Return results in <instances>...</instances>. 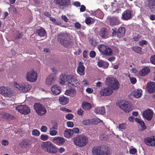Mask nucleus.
<instances>
[{"label": "nucleus", "instance_id": "60", "mask_svg": "<svg viewBox=\"0 0 155 155\" xmlns=\"http://www.w3.org/2000/svg\"><path fill=\"white\" fill-rule=\"evenodd\" d=\"M44 14L45 16L48 17H50L51 15V14H50L49 12L47 11L44 12Z\"/></svg>", "mask_w": 155, "mask_h": 155}, {"label": "nucleus", "instance_id": "16", "mask_svg": "<svg viewBox=\"0 0 155 155\" xmlns=\"http://www.w3.org/2000/svg\"><path fill=\"white\" fill-rule=\"evenodd\" d=\"M78 84V81L76 77L72 75L71 78V81L68 83V86L71 87H76Z\"/></svg>", "mask_w": 155, "mask_h": 155}, {"label": "nucleus", "instance_id": "13", "mask_svg": "<svg viewBox=\"0 0 155 155\" xmlns=\"http://www.w3.org/2000/svg\"><path fill=\"white\" fill-rule=\"evenodd\" d=\"M113 89L109 87H103L100 91V94L103 96H107L110 95L113 92Z\"/></svg>", "mask_w": 155, "mask_h": 155}, {"label": "nucleus", "instance_id": "51", "mask_svg": "<svg viewBox=\"0 0 155 155\" xmlns=\"http://www.w3.org/2000/svg\"><path fill=\"white\" fill-rule=\"evenodd\" d=\"M73 115L71 114H68L66 116V118L68 120L72 119L73 117Z\"/></svg>", "mask_w": 155, "mask_h": 155}, {"label": "nucleus", "instance_id": "52", "mask_svg": "<svg viewBox=\"0 0 155 155\" xmlns=\"http://www.w3.org/2000/svg\"><path fill=\"white\" fill-rule=\"evenodd\" d=\"M147 41L145 40H142L139 42V45L141 46H143L145 45H147Z\"/></svg>", "mask_w": 155, "mask_h": 155}, {"label": "nucleus", "instance_id": "38", "mask_svg": "<svg viewBox=\"0 0 155 155\" xmlns=\"http://www.w3.org/2000/svg\"><path fill=\"white\" fill-rule=\"evenodd\" d=\"M131 49L134 52L140 54H142V48L140 47L134 46L131 47Z\"/></svg>", "mask_w": 155, "mask_h": 155}, {"label": "nucleus", "instance_id": "4", "mask_svg": "<svg viewBox=\"0 0 155 155\" xmlns=\"http://www.w3.org/2000/svg\"><path fill=\"white\" fill-rule=\"evenodd\" d=\"M106 84L113 90L118 89L119 87V84L117 80L115 78H107L106 80Z\"/></svg>", "mask_w": 155, "mask_h": 155}, {"label": "nucleus", "instance_id": "20", "mask_svg": "<svg viewBox=\"0 0 155 155\" xmlns=\"http://www.w3.org/2000/svg\"><path fill=\"white\" fill-rule=\"evenodd\" d=\"M56 76L54 74H51L47 78L46 83L48 85H51L54 84L55 79Z\"/></svg>", "mask_w": 155, "mask_h": 155}, {"label": "nucleus", "instance_id": "44", "mask_svg": "<svg viewBox=\"0 0 155 155\" xmlns=\"http://www.w3.org/2000/svg\"><path fill=\"white\" fill-rule=\"evenodd\" d=\"M89 42L92 45L94 46H96L97 44V42L96 40L93 38H91L89 40Z\"/></svg>", "mask_w": 155, "mask_h": 155}, {"label": "nucleus", "instance_id": "28", "mask_svg": "<svg viewBox=\"0 0 155 155\" xmlns=\"http://www.w3.org/2000/svg\"><path fill=\"white\" fill-rule=\"evenodd\" d=\"M21 90L23 92H26L30 90L31 86L28 83L21 84Z\"/></svg>", "mask_w": 155, "mask_h": 155}, {"label": "nucleus", "instance_id": "42", "mask_svg": "<svg viewBox=\"0 0 155 155\" xmlns=\"http://www.w3.org/2000/svg\"><path fill=\"white\" fill-rule=\"evenodd\" d=\"M49 134L51 136H55L57 133V131L54 130L49 129Z\"/></svg>", "mask_w": 155, "mask_h": 155}, {"label": "nucleus", "instance_id": "24", "mask_svg": "<svg viewBox=\"0 0 155 155\" xmlns=\"http://www.w3.org/2000/svg\"><path fill=\"white\" fill-rule=\"evenodd\" d=\"M131 11L130 10H126L122 14V19L124 20L129 19L131 17Z\"/></svg>", "mask_w": 155, "mask_h": 155}, {"label": "nucleus", "instance_id": "37", "mask_svg": "<svg viewBox=\"0 0 155 155\" xmlns=\"http://www.w3.org/2000/svg\"><path fill=\"white\" fill-rule=\"evenodd\" d=\"M142 91L140 89H137L135 90L133 92L134 96L136 98H140L141 97Z\"/></svg>", "mask_w": 155, "mask_h": 155}, {"label": "nucleus", "instance_id": "30", "mask_svg": "<svg viewBox=\"0 0 155 155\" xmlns=\"http://www.w3.org/2000/svg\"><path fill=\"white\" fill-rule=\"evenodd\" d=\"M109 21L110 24L111 25H117L120 23L119 20L116 18H110Z\"/></svg>", "mask_w": 155, "mask_h": 155}, {"label": "nucleus", "instance_id": "27", "mask_svg": "<svg viewBox=\"0 0 155 155\" xmlns=\"http://www.w3.org/2000/svg\"><path fill=\"white\" fill-rule=\"evenodd\" d=\"M76 92L77 91L75 89L69 88L66 91L65 94L67 95L73 97L76 95Z\"/></svg>", "mask_w": 155, "mask_h": 155}, {"label": "nucleus", "instance_id": "45", "mask_svg": "<svg viewBox=\"0 0 155 155\" xmlns=\"http://www.w3.org/2000/svg\"><path fill=\"white\" fill-rule=\"evenodd\" d=\"M82 123L84 125H89L91 124L89 119H85L83 120L82 121Z\"/></svg>", "mask_w": 155, "mask_h": 155}, {"label": "nucleus", "instance_id": "15", "mask_svg": "<svg viewBox=\"0 0 155 155\" xmlns=\"http://www.w3.org/2000/svg\"><path fill=\"white\" fill-rule=\"evenodd\" d=\"M85 67L83 63L80 62L77 68L78 73L81 76L84 75L85 74Z\"/></svg>", "mask_w": 155, "mask_h": 155}, {"label": "nucleus", "instance_id": "56", "mask_svg": "<svg viewBox=\"0 0 155 155\" xmlns=\"http://www.w3.org/2000/svg\"><path fill=\"white\" fill-rule=\"evenodd\" d=\"M151 63L155 65V55L152 56L150 58Z\"/></svg>", "mask_w": 155, "mask_h": 155}, {"label": "nucleus", "instance_id": "47", "mask_svg": "<svg viewBox=\"0 0 155 155\" xmlns=\"http://www.w3.org/2000/svg\"><path fill=\"white\" fill-rule=\"evenodd\" d=\"M92 18L89 17H87L85 20V22L86 23L87 25H89L91 23V19Z\"/></svg>", "mask_w": 155, "mask_h": 155}, {"label": "nucleus", "instance_id": "12", "mask_svg": "<svg viewBox=\"0 0 155 155\" xmlns=\"http://www.w3.org/2000/svg\"><path fill=\"white\" fill-rule=\"evenodd\" d=\"M0 93L5 97H10L12 95V91L10 88L2 86L0 87Z\"/></svg>", "mask_w": 155, "mask_h": 155}, {"label": "nucleus", "instance_id": "2", "mask_svg": "<svg viewBox=\"0 0 155 155\" xmlns=\"http://www.w3.org/2000/svg\"><path fill=\"white\" fill-rule=\"evenodd\" d=\"M42 149L45 152L51 153H56L58 149L50 141L43 142L41 144Z\"/></svg>", "mask_w": 155, "mask_h": 155}, {"label": "nucleus", "instance_id": "23", "mask_svg": "<svg viewBox=\"0 0 155 155\" xmlns=\"http://www.w3.org/2000/svg\"><path fill=\"white\" fill-rule=\"evenodd\" d=\"M51 90L53 94L57 95L61 93V87L57 85H54L51 87Z\"/></svg>", "mask_w": 155, "mask_h": 155}, {"label": "nucleus", "instance_id": "21", "mask_svg": "<svg viewBox=\"0 0 155 155\" xmlns=\"http://www.w3.org/2000/svg\"><path fill=\"white\" fill-rule=\"evenodd\" d=\"M65 141V139L64 138L60 137H55L52 139V142L58 145L64 143Z\"/></svg>", "mask_w": 155, "mask_h": 155}, {"label": "nucleus", "instance_id": "25", "mask_svg": "<svg viewBox=\"0 0 155 155\" xmlns=\"http://www.w3.org/2000/svg\"><path fill=\"white\" fill-rule=\"evenodd\" d=\"M150 69L148 67L145 66L139 71V75L141 76H145L150 72Z\"/></svg>", "mask_w": 155, "mask_h": 155}, {"label": "nucleus", "instance_id": "7", "mask_svg": "<svg viewBox=\"0 0 155 155\" xmlns=\"http://www.w3.org/2000/svg\"><path fill=\"white\" fill-rule=\"evenodd\" d=\"M98 49L101 54L110 56L113 54L112 50L110 48L104 45H100L98 46Z\"/></svg>", "mask_w": 155, "mask_h": 155}, {"label": "nucleus", "instance_id": "22", "mask_svg": "<svg viewBox=\"0 0 155 155\" xmlns=\"http://www.w3.org/2000/svg\"><path fill=\"white\" fill-rule=\"evenodd\" d=\"M147 89L149 93L155 92V82H153L148 83L147 84Z\"/></svg>", "mask_w": 155, "mask_h": 155}, {"label": "nucleus", "instance_id": "54", "mask_svg": "<svg viewBox=\"0 0 155 155\" xmlns=\"http://www.w3.org/2000/svg\"><path fill=\"white\" fill-rule=\"evenodd\" d=\"M47 127L45 126H42L40 129L41 131L43 132H46L47 130Z\"/></svg>", "mask_w": 155, "mask_h": 155}, {"label": "nucleus", "instance_id": "1", "mask_svg": "<svg viewBox=\"0 0 155 155\" xmlns=\"http://www.w3.org/2000/svg\"><path fill=\"white\" fill-rule=\"evenodd\" d=\"M57 38L60 43L66 48L70 47L73 44L72 39L67 33H59Z\"/></svg>", "mask_w": 155, "mask_h": 155}, {"label": "nucleus", "instance_id": "9", "mask_svg": "<svg viewBox=\"0 0 155 155\" xmlns=\"http://www.w3.org/2000/svg\"><path fill=\"white\" fill-rule=\"evenodd\" d=\"M26 78L28 81L34 82L37 79V74L34 71L28 72L27 73Z\"/></svg>", "mask_w": 155, "mask_h": 155}, {"label": "nucleus", "instance_id": "19", "mask_svg": "<svg viewBox=\"0 0 155 155\" xmlns=\"http://www.w3.org/2000/svg\"><path fill=\"white\" fill-rule=\"evenodd\" d=\"M120 106V108L126 112H129L131 110V106L128 102L122 104Z\"/></svg>", "mask_w": 155, "mask_h": 155}, {"label": "nucleus", "instance_id": "3", "mask_svg": "<svg viewBox=\"0 0 155 155\" xmlns=\"http://www.w3.org/2000/svg\"><path fill=\"white\" fill-rule=\"evenodd\" d=\"M74 143L76 145L81 147H84L88 143V139L84 136L79 135L73 139Z\"/></svg>", "mask_w": 155, "mask_h": 155}, {"label": "nucleus", "instance_id": "33", "mask_svg": "<svg viewBox=\"0 0 155 155\" xmlns=\"http://www.w3.org/2000/svg\"><path fill=\"white\" fill-rule=\"evenodd\" d=\"M2 118L8 120L13 119L14 116L12 115L7 112H4L2 114Z\"/></svg>", "mask_w": 155, "mask_h": 155}, {"label": "nucleus", "instance_id": "61", "mask_svg": "<svg viewBox=\"0 0 155 155\" xmlns=\"http://www.w3.org/2000/svg\"><path fill=\"white\" fill-rule=\"evenodd\" d=\"M86 10V7L83 5H81L80 8V11L81 12H84Z\"/></svg>", "mask_w": 155, "mask_h": 155}, {"label": "nucleus", "instance_id": "26", "mask_svg": "<svg viewBox=\"0 0 155 155\" xmlns=\"http://www.w3.org/2000/svg\"><path fill=\"white\" fill-rule=\"evenodd\" d=\"M91 14L100 19H102L104 15L102 12L99 9L94 12L92 11Z\"/></svg>", "mask_w": 155, "mask_h": 155}, {"label": "nucleus", "instance_id": "59", "mask_svg": "<svg viewBox=\"0 0 155 155\" xmlns=\"http://www.w3.org/2000/svg\"><path fill=\"white\" fill-rule=\"evenodd\" d=\"M71 130L72 131L73 134L74 133L77 134L79 132V129L78 128H74Z\"/></svg>", "mask_w": 155, "mask_h": 155}, {"label": "nucleus", "instance_id": "36", "mask_svg": "<svg viewBox=\"0 0 155 155\" xmlns=\"http://www.w3.org/2000/svg\"><path fill=\"white\" fill-rule=\"evenodd\" d=\"M72 131L71 129H66L64 132V135L66 138H69L73 134Z\"/></svg>", "mask_w": 155, "mask_h": 155}, {"label": "nucleus", "instance_id": "17", "mask_svg": "<svg viewBox=\"0 0 155 155\" xmlns=\"http://www.w3.org/2000/svg\"><path fill=\"white\" fill-rule=\"evenodd\" d=\"M145 143L149 146H155V138L153 137H147L144 139Z\"/></svg>", "mask_w": 155, "mask_h": 155}, {"label": "nucleus", "instance_id": "31", "mask_svg": "<svg viewBox=\"0 0 155 155\" xmlns=\"http://www.w3.org/2000/svg\"><path fill=\"white\" fill-rule=\"evenodd\" d=\"M98 66L100 67H101L104 68H106L109 66V64L108 62L104 61L102 60H100L97 62Z\"/></svg>", "mask_w": 155, "mask_h": 155}, {"label": "nucleus", "instance_id": "6", "mask_svg": "<svg viewBox=\"0 0 155 155\" xmlns=\"http://www.w3.org/2000/svg\"><path fill=\"white\" fill-rule=\"evenodd\" d=\"M34 107L37 114L39 116H42L45 114L47 112L45 107L39 103H35Z\"/></svg>", "mask_w": 155, "mask_h": 155}, {"label": "nucleus", "instance_id": "57", "mask_svg": "<svg viewBox=\"0 0 155 155\" xmlns=\"http://www.w3.org/2000/svg\"><path fill=\"white\" fill-rule=\"evenodd\" d=\"M67 124L68 127H72L74 126V124L72 121H68L67 122Z\"/></svg>", "mask_w": 155, "mask_h": 155}, {"label": "nucleus", "instance_id": "55", "mask_svg": "<svg viewBox=\"0 0 155 155\" xmlns=\"http://www.w3.org/2000/svg\"><path fill=\"white\" fill-rule=\"evenodd\" d=\"M14 85L15 87L18 88V89H19V90H21V84H18L16 82H15L14 83Z\"/></svg>", "mask_w": 155, "mask_h": 155}, {"label": "nucleus", "instance_id": "35", "mask_svg": "<svg viewBox=\"0 0 155 155\" xmlns=\"http://www.w3.org/2000/svg\"><path fill=\"white\" fill-rule=\"evenodd\" d=\"M36 32L38 35L41 37L44 36L46 34V31L43 28H41L40 29H37Z\"/></svg>", "mask_w": 155, "mask_h": 155}, {"label": "nucleus", "instance_id": "14", "mask_svg": "<svg viewBox=\"0 0 155 155\" xmlns=\"http://www.w3.org/2000/svg\"><path fill=\"white\" fill-rule=\"evenodd\" d=\"M54 2L58 5L67 7L70 4L71 0H54Z\"/></svg>", "mask_w": 155, "mask_h": 155}, {"label": "nucleus", "instance_id": "43", "mask_svg": "<svg viewBox=\"0 0 155 155\" xmlns=\"http://www.w3.org/2000/svg\"><path fill=\"white\" fill-rule=\"evenodd\" d=\"M138 123L141 125V127H142V130L146 129V127L144 121L140 120V122Z\"/></svg>", "mask_w": 155, "mask_h": 155}, {"label": "nucleus", "instance_id": "49", "mask_svg": "<svg viewBox=\"0 0 155 155\" xmlns=\"http://www.w3.org/2000/svg\"><path fill=\"white\" fill-rule=\"evenodd\" d=\"M126 124L124 123H122L119 124L118 128L121 129H125L126 128Z\"/></svg>", "mask_w": 155, "mask_h": 155}, {"label": "nucleus", "instance_id": "50", "mask_svg": "<svg viewBox=\"0 0 155 155\" xmlns=\"http://www.w3.org/2000/svg\"><path fill=\"white\" fill-rule=\"evenodd\" d=\"M96 55V52L94 51H91L89 53V56L91 58H94Z\"/></svg>", "mask_w": 155, "mask_h": 155}, {"label": "nucleus", "instance_id": "29", "mask_svg": "<svg viewBox=\"0 0 155 155\" xmlns=\"http://www.w3.org/2000/svg\"><path fill=\"white\" fill-rule=\"evenodd\" d=\"M59 100L60 104L63 105L67 104L69 102L68 99L64 96H60Z\"/></svg>", "mask_w": 155, "mask_h": 155}, {"label": "nucleus", "instance_id": "18", "mask_svg": "<svg viewBox=\"0 0 155 155\" xmlns=\"http://www.w3.org/2000/svg\"><path fill=\"white\" fill-rule=\"evenodd\" d=\"M142 115L147 120L150 121L151 120L153 117V111L150 109L146 110L143 111Z\"/></svg>", "mask_w": 155, "mask_h": 155}, {"label": "nucleus", "instance_id": "39", "mask_svg": "<svg viewBox=\"0 0 155 155\" xmlns=\"http://www.w3.org/2000/svg\"><path fill=\"white\" fill-rule=\"evenodd\" d=\"M29 144L28 141L25 140H23L20 144V146L21 148H26L29 146Z\"/></svg>", "mask_w": 155, "mask_h": 155}, {"label": "nucleus", "instance_id": "46", "mask_svg": "<svg viewBox=\"0 0 155 155\" xmlns=\"http://www.w3.org/2000/svg\"><path fill=\"white\" fill-rule=\"evenodd\" d=\"M32 134L34 135L38 136L40 134V132L37 129H34L32 131Z\"/></svg>", "mask_w": 155, "mask_h": 155}, {"label": "nucleus", "instance_id": "62", "mask_svg": "<svg viewBox=\"0 0 155 155\" xmlns=\"http://www.w3.org/2000/svg\"><path fill=\"white\" fill-rule=\"evenodd\" d=\"M83 113V110L81 108L79 109L77 111V113L79 115H82Z\"/></svg>", "mask_w": 155, "mask_h": 155}, {"label": "nucleus", "instance_id": "32", "mask_svg": "<svg viewBox=\"0 0 155 155\" xmlns=\"http://www.w3.org/2000/svg\"><path fill=\"white\" fill-rule=\"evenodd\" d=\"M94 112L97 114H104L105 113V108L104 107H97L95 109Z\"/></svg>", "mask_w": 155, "mask_h": 155}, {"label": "nucleus", "instance_id": "53", "mask_svg": "<svg viewBox=\"0 0 155 155\" xmlns=\"http://www.w3.org/2000/svg\"><path fill=\"white\" fill-rule=\"evenodd\" d=\"M137 152V150L135 148H131L129 152L130 154H135Z\"/></svg>", "mask_w": 155, "mask_h": 155}, {"label": "nucleus", "instance_id": "10", "mask_svg": "<svg viewBox=\"0 0 155 155\" xmlns=\"http://www.w3.org/2000/svg\"><path fill=\"white\" fill-rule=\"evenodd\" d=\"M110 32L108 29L104 28H101L99 31V36L102 39H106L110 36Z\"/></svg>", "mask_w": 155, "mask_h": 155}, {"label": "nucleus", "instance_id": "64", "mask_svg": "<svg viewBox=\"0 0 155 155\" xmlns=\"http://www.w3.org/2000/svg\"><path fill=\"white\" fill-rule=\"evenodd\" d=\"M86 91L88 93L91 94L93 92V90L91 88H87L86 89Z\"/></svg>", "mask_w": 155, "mask_h": 155}, {"label": "nucleus", "instance_id": "40", "mask_svg": "<svg viewBox=\"0 0 155 155\" xmlns=\"http://www.w3.org/2000/svg\"><path fill=\"white\" fill-rule=\"evenodd\" d=\"M67 76L65 74H61L60 76V83L62 84H64L65 81L67 79Z\"/></svg>", "mask_w": 155, "mask_h": 155}, {"label": "nucleus", "instance_id": "34", "mask_svg": "<svg viewBox=\"0 0 155 155\" xmlns=\"http://www.w3.org/2000/svg\"><path fill=\"white\" fill-rule=\"evenodd\" d=\"M82 107L84 110H88L91 108L92 106L90 103L83 102L82 104Z\"/></svg>", "mask_w": 155, "mask_h": 155}, {"label": "nucleus", "instance_id": "8", "mask_svg": "<svg viewBox=\"0 0 155 155\" xmlns=\"http://www.w3.org/2000/svg\"><path fill=\"white\" fill-rule=\"evenodd\" d=\"M112 30L113 36H117L119 38L123 37L125 33V28L124 27H120L117 31L116 28L112 29Z\"/></svg>", "mask_w": 155, "mask_h": 155}, {"label": "nucleus", "instance_id": "5", "mask_svg": "<svg viewBox=\"0 0 155 155\" xmlns=\"http://www.w3.org/2000/svg\"><path fill=\"white\" fill-rule=\"evenodd\" d=\"M92 151L94 155H109L110 152L107 149L103 148L100 146L94 147Z\"/></svg>", "mask_w": 155, "mask_h": 155}, {"label": "nucleus", "instance_id": "11", "mask_svg": "<svg viewBox=\"0 0 155 155\" xmlns=\"http://www.w3.org/2000/svg\"><path fill=\"white\" fill-rule=\"evenodd\" d=\"M16 110L24 114H27L29 113L30 112V109L26 105H21L16 107Z\"/></svg>", "mask_w": 155, "mask_h": 155}, {"label": "nucleus", "instance_id": "63", "mask_svg": "<svg viewBox=\"0 0 155 155\" xmlns=\"http://www.w3.org/2000/svg\"><path fill=\"white\" fill-rule=\"evenodd\" d=\"M62 19L65 22H68V19L65 15H62L61 16Z\"/></svg>", "mask_w": 155, "mask_h": 155}, {"label": "nucleus", "instance_id": "41", "mask_svg": "<svg viewBox=\"0 0 155 155\" xmlns=\"http://www.w3.org/2000/svg\"><path fill=\"white\" fill-rule=\"evenodd\" d=\"M49 138L48 136L47 135L42 134L41 135L40 139L42 140H46Z\"/></svg>", "mask_w": 155, "mask_h": 155}, {"label": "nucleus", "instance_id": "48", "mask_svg": "<svg viewBox=\"0 0 155 155\" xmlns=\"http://www.w3.org/2000/svg\"><path fill=\"white\" fill-rule=\"evenodd\" d=\"M130 80L131 83L132 84H135L137 82L136 79L133 77H130Z\"/></svg>", "mask_w": 155, "mask_h": 155}, {"label": "nucleus", "instance_id": "58", "mask_svg": "<svg viewBox=\"0 0 155 155\" xmlns=\"http://www.w3.org/2000/svg\"><path fill=\"white\" fill-rule=\"evenodd\" d=\"M58 128L57 124L56 123L53 125L50 128V129L56 130H57Z\"/></svg>", "mask_w": 155, "mask_h": 155}]
</instances>
